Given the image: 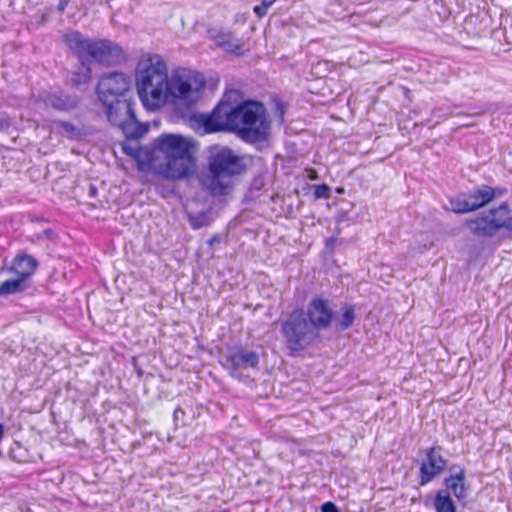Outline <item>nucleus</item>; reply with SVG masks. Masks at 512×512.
<instances>
[{"mask_svg": "<svg viewBox=\"0 0 512 512\" xmlns=\"http://www.w3.org/2000/svg\"><path fill=\"white\" fill-rule=\"evenodd\" d=\"M42 100L47 107H51L62 112L71 111L78 105V99L76 96H71L64 92L47 93L43 96Z\"/></svg>", "mask_w": 512, "mask_h": 512, "instance_id": "17", "label": "nucleus"}, {"mask_svg": "<svg viewBox=\"0 0 512 512\" xmlns=\"http://www.w3.org/2000/svg\"><path fill=\"white\" fill-rule=\"evenodd\" d=\"M258 363L259 356L255 351L238 348L225 356L223 366L230 371L232 376L238 377L240 370L254 368Z\"/></svg>", "mask_w": 512, "mask_h": 512, "instance_id": "14", "label": "nucleus"}, {"mask_svg": "<svg viewBox=\"0 0 512 512\" xmlns=\"http://www.w3.org/2000/svg\"><path fill=\"white\" fill-rule=\"evenodd\" d=\"M106 108L109 122L118 126L127 139H139L148 131V127L140 123L134 112L132 95L115 99H99Z\"/></svg>", "mask_w": 512, "mask_h": 512, "instance_id": "7", "label": "nucleus"}, {"mask_svg": "<svg viewBox=\"0 0 512 512\" xmlns=\"http://www.w3.org/2000/svg\"><path fill=\"white\" fill-rule=\"evenodd\" d=\"M285 345L291 352H301L321 341L318 333L306 317L303 308L294 309L281 323Z\"/></svg>", "mask_w": 512, "mask_h": 512, "instance_id": "6", "label": "nucleus"}, {"mask_svg": "<svg viewBox=\"0 0 512 512\" xmlns=\"http://www.w3.org/2000/svg\"><path fill=\"white\" fill-rule=\"evenodd\" d=\"M91 77V69L89 67H82L79 72H75L72 76L73 85L79 86L89 81Z\"/></svg>", "mask_w": 512, "mask_h": 512, "instance_id": "23", "label": "nucleus"}, {"mask_svg": "<svg viewBox=\"0 0 512 512\" xmlns=\"http://www.w3.org/2000/svg\"><path fill=\"white\" fill-rule=\"evenodd\" d=\"M222 512H227V511H222Z\"/></svg>", "mask_w": 512, "mask_h": 512, "instance_id": "34", "label": "nucleus"}, {"mask_svg": "<svg viewBox=\"0 0 512 512\" xmlns=\"http://www.w3.org/2000/svg\"><path fill=\"white\" fill-rule=\"evenodd\" d=\"M154 148L165 155L167 178L182 179L194 166L192 143L181 135L163 134L155 139Z\"/></svg>", "mask_w": 512, "mask_h": 512, "instance_id": "5", "label": "nucleus"}, {"mask_svg": "<svg viewBox=\"0 0 512 512\" xmlns=\"http://www.w3.org/2000/svg\"><path fill=\"white\" fill-rule=\"evenodd\" d=\"M56 125L63 130V134L69 138H77L80 136L79 129L68 121H57Z\"/></svg>", "mask_w": 512, "mask_h": 512, "instance_id": "24", "label": "nucleus"}, {"mask_svg": "<svg viewBox=\"0 0 512 512\" xmlns=\"http://www.w3.org/2000/svg\"><path fill=\"white\" fill-rule=\"evenodd\" d=\"M321 512H341L337 505L333 502H325L321 505Z\"/></svg>", "mask_w": 512, "mask_h": 512, "instance_id": "28", "label": "nucleus"}, {"mask_svg": "<svg viewBox=\"0 0 512 512\" xmlns=\"http://www.w3.org/2000/svg\"><path fill=\"white\" fill-rule=\"evenodd\" d=\"M452 472L449 477L445 478V490L452 492L457 500L462 501L467 496L466 472L463 467L454 465L450 468Z\"/></svg>", "mask_w": 512, "mask_h": 512, "instance_id": "16", "label": "nucleus"}, {"mask_svg": "<svg viewBox=\"0 0 512 512\" xmlns=\"http://www.w3.org/2000/svg\"><path fill=\"white\" fill-rule=\"evenodd\" d=\"M204 86V80L198 81L190 75L174 73L168 78L165 101L171 97L183 101L187 105L194 104L200 98L201 90Z\"/></svg>", "mask_w": 512, "mask_h": 512, "instance_id": "9", "label": "nucleus"}, {"mask_svg": "<svg viewBox=\"0 0 512 512\" xmlns=\"http://www.w3.org/2000/svg\"><path fill=\"white\" fill-rule=\"evenodd\" d=\"M94 192H95V188H94V187H92V188H91V193H94Z\"/></svg>", "mask_w": 512, "mask_h": 512, "instance_id": "32", "label": "nucleus"}, {"mask_svg": "<svg viewBox=\"0 0 512 512\" xmlns=\"http://www.w3.org/2000/svg\"><path fill=\"white\" fill-rule=\"evenodd\" d=\"M198 122L206 133L234 131L246 142L266 140L270 123L264 105L257 101H246L234 107L220 101L208 114H200Z\"/></svg>", "mask_w": 512, "mask_h": 512, "instance_id": "1", "label": "nucleus"}, {"mask_svg": "<svg viewBox=\"0 0 512 512\" xmlns=\"http://www.w3.org/2000/svg\"><path fill=\"white\" fill-rule=\"evenodd\" d=\"M37 268V261L35 258L28 254L18 255L12 263L11 271L17 274V277L23 278L27 283L28 279L32 276Z\"/></svg>", "mask_w": 512, "mask_h": 512, "instance_id": "18", "label": "nucleus"}, {"mask_svg": "<svg viewBox=\"0 0 512 512\" xmlns=\"http://www.w3.org/2000/svg\"><path fill=\"white\" fill-rule=\"evenodd\" d=\"M441 451V446H433L426 450V457L419 467L420 486H426L447 468L448 460L441 455Z\"/></svg>", "mask_w": 512, "mask_h": 512, "instance_id": "12", "label": "nucleus"}, {"mask_svg": "<svg viewBox=\"0 0 512 512\" xmlns=\"http://www.w3.org/2000/svg\"><path fill=\"white\" fill-rule=\"evenodd\" d=\"M277 0H262L261 4L254 7V13L257 17L262 18L267 14L268 8H270Z\"/></svg>", "mask_w": 512, "mask_h": 512, "instance_id": "26", "label": "nucleus"}, {"mask_svg": "<svg viewBox=\"0 0 512 512\" xmlns=\"http://www.w3.org/2000/svg\"><path fill=\"white\" fill-rule=\"evenodd\" d=\"M315 199H328L331 196V188L327 184L314 185Z\"/></svg>", "mask_w": 512, "mask_h": 512, "instance_id": "25", "label": "nucleus"}, {"mask_svg": "<svg viewBox=\"0 0 512 512\" xmlns=\"http://www.w3.org/2000/svg\"><path fill=\"white\" fill-rule=\"evenodd\" d=\"M188 222L192 229L198 230L204 227L210 226L216 219V215L212 208L201 211H190L186 212Z\"/></svg>", "mask_w": 512, "mask_h": 512, "instance_id": "19", "label": "nucleus"}, {"mask_svg": "<svg viewBox=\"0 0 512 512\" xmlns=\"http://www.w3.org/2000/svg\"><path fill=\"white\" fill-rule=\"evenodd\" d=\"M28 284L23 278L9 279L0 284V296H7L24 291Z\"/></svg>", "mask_w": 512, "mask_h": 512, "instance_id": "22", "label": "nucleus"}, {"mask_svg": "<svg viewBox=\"0 0 512 512\" xmlns=\"http://www.w3.org/2000/svg\"><path fill=\"white\" fill-rule=\"evenodd\" d=\"M220 242H221V237L218 234H215L210 239H208L207 244L210 247H213L215 244H219Z\"/></svg>", "mask_w": 512, "mask_h": 512, "instance_id": "29", "label": "nucleus"}, {"mask_svg": "<svg viewBox=\"0 0 512 512\" xmlns=\"http://www.w3.org/2000/svg\"><path fill=\"white\" fill-rule=\"evenodd\" d=\"M305 313L307 319L318 333L330 328L335 316V312L330 307L329 300L319 296L311 299Z\"/></svg>", "mask_w": 512, "mask_h": 512, "instance_id": "13", "label": "nucleus"}, {"mask_svg": "<svg viewBox=\"0 0 512 512\" xmlns=\"http://www.w3.org/2000/svg\"><path fill=\"white\" fill-rule=\"evenodd\" d=\"M248 170L246 156L224 145H211L207 150L206 169L199 175L202 188L212 197L229 195Z\"/></svg>", "mask_w": 512, "mask_h": 512, "instance_id": "2", "label": "nucleus"}, {"mask_svg": "<svg viewBox=\"0 0 512 512\" xmlns=\"http://www.w3.org/2000/svg\"><path fill=\"white\" fill-rule=\"evenodd\" d=\"M130 77L122 72H111L105 74L99 80L97 85V94L99 99H115L118 97H127L132 95Z\"/></svg>", "mask_w": 512, "mask_h": 512, "instance_id": "11", "label": "nucleus"}, {"mask_svg": "<svg viewBox=\"0 0 512 512\" xmlns=\"http://www.w3.org/2000/svg\"><path fill=\"white\" fill-rule=\"evenodd\" d=\"M433 506L436 512H457L456 505L447 490H439L436 493Z\"/></svg>", "mask_w": 512, "mask_h": 512, "instance_id": "21", "label": "nucleus"}, {"mask_svg": "<svg viewBox=\"0 0 512 512\" xmlns=\"http://www.w3.org/2000/svg\"><path fill=\"white\" fill-rule=\"evenodd\" d=\"M466 227L477 237L491 238L501 229L512 233V209L507 202H503L496 208L467 219Z\"/></svg>", "mask_w": 512, "mask_h": 512, "instance_id": "8", "label": "nucleus"}, {"mask_svg": "<svg viewBox=\"0 0 512 512\" xmlns=\"http://www.w3.org/2000/svg\"><path fill=\"white\" fill-rule=\"evenodd\" d=\"M208 35L215 45L226 53L241 56L246 51L243 40L236 37L232 31L210 29Z\"/></svg>", "mask_w": 512, "mask_h": 512, "instance_id": "15", "label": "nucleus"}, {"mask_svg": "<svg viewBox=\"0 0 512 512\" xmlns=\"http://www.w3.org/2000/svg\"><path fill=\"white\" fill-rule=\"evenodd\" d=\"M0 127H3V122L2 121H0Z\"/></svg>", "mask_w": 512, "mask_h": 512, "instance_id": "33", "label": "nucleus"}, {"mask_svg": "<svg viewBox=\"0 0 512 512\" xmlns=\"http://www.w3.org/2000/svg\"><path fill=\"white\" fill-rule=\"evenodd\" d=\"M3 434H4V426H3V424L0 423V440L3 438Z\"/></svg>", "mask_w": 512, "mask_h": 512, "instance_id": "31", "label": "nucleus"}, {"mask_svg": "<svg viewBox=\"0 0 512 512\" xmlns=\"http://www.w3.org/2000/svg\"><path fill=\"white\" fill-rule=\"evenodd\" d=\"M69 2H70L69 0H59L58 6H57V10L60 13H63L66 10Z\"/></svg>", "mask_w": 512, "mask_h": 512, "instance_id": "30", "label": "nucleus"}, {"mask_svg": "<svg viewBox=\"0 0 512 512\" xmlns=\"http://www.w3.org/2000/svg\"><path fill=\"white\" fill-rule=\"evenodd\" d=\"M168 68L158 54L143 55L136 66L135 80L138 96L149 109H158L165 103Z\"/></svg>", "mask_w": 512, "mask_h": 512, "instance_id": "3", "label": "nucleus"}, {"mask_svg": "<svg viewBox=\"0 0 512 512\" xmlns=\"http://www.w3.org/2000/svg\"><path fill=\"white\" fill-rule=\"evenodd\" d=\"M65 44L81 61L92 59L97 63L111 66L125 61L122 47L109 39H89L79 31H71L64 36Z\"/></svg>", "mask_w": 512, "mask_h": 512, "instance_id": "4", "label": "nucleus"}, {"mask_svg": "<svg viewBox=\"0 0 512 512\" xmlns=\"http://www.w3.org/2000/svg\"><path fill=\"white\" fill-rule=\"evenodd\" d=\"M341 315L339 317L334 316L333 323L336 330L345 331L350 328L355 320V307L352 304H345L341 308Z\"/></svg>", "mask_w": 512, "mask_h": 512, "instance_id": "20", "label": "nucleus"}, {"mask_svg": "<svg viewBox=\"0 0 512 512\" xmlns=\"http://www.w3.org/2000/svg\"><path fill=\"white\" fill-rule=\"evenodd\" d=\"M495 197V190L488 185H481L469 193H463L450 201L452 210L455 213L463 214L477 210Z\"/></svg>", "mask_w": 512, "mask_h": 512, "instance_id": "10", "label": "nucleus"}, {"mask_svg": "<svg viewBox=\"0 0 512 512\" xmlns=\"http://www.w3.org/2000/svg\"><path fill=\"white\" fill-rule=\"evenodd\" d=\"M123 152L129 156H132L133 158L138 157L139 149L136 147H133L129 144L124 143L122 145Z\"/></svg>", "mask_w": 512, "mask_h": 512, "instance_id": "27", "label": "nucleus"}]
</instances>
